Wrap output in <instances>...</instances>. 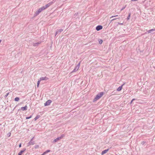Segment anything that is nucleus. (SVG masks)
<instances>
[{
  "label": "nucleus",
  "instance_id": "obj_3",
  "mask_svg": "<svg viewBox=\"0 0 155 155\" xmlns=\"http://www.w3.org/2000/svg\"><path fill=\"white\" fill-rule=\"evenodd\" d=\"M35 144V142L32 140H31L27 144V147H29L31 145H33Z\"/></svg>",
  "mask_w": 155,
  "mask_h": 155
},
{
  "label": "nucleus",
  "instance_id": "obj_40",
  "mask_svg": "<svg viewBox=\"0 0 155 155\" xmlns=\"http://www.w3.org/2000/svg\"><path fill=\"white\" fill-rule=\"evenodd\" d=\"M41 155H45L44 154V153H43L42 154H41Z\"/></svg>",
  "mask_w": 155,
  "mask_h": 155
},
{
  "label": "nucleus",
  "instance_id": "obj_23",
  "mask_svg": "<svg viewBox=\"0 0 155 155\" xmlns=\"http://www.w3.org/2000/svg\"><path fill=\"white\" fill-rule=\"evenodd\" d=\"M64 136V134H62L61 135V136L59 137L60 138V139H62Z\"/></svg>",
  "mask_w": 155,
  "mask_h": 155
},
{
  "label": "nucleus",
  "instance_id": "obj_38",
  "mask_svg": "<svg viewBox=\"0 0 155 155\" xmlns=\"http://www.w3.org/2000/svg\"><path fill=\"white\" fill-rule=\"evenodd\" d=\"M35 137H33L31 140H33V139Z\"/></svg>",
  "mask_w": 155,
  "mask_h": 155
},
{
  "label": "nucleus",
  "instance_id": "obj_4",
  "mask_svg": "<svg viewBox=\"0 0 155 155\" xmlns=\"http://www.w3.org/2000/svg\"><path fill=\"white\" fill-rule=\"evenodd\" d=\"M63 29H61L57 30L56 31L55 36L57 34H60L63 31Z\"/></svg>",
  "mask_w": 155,
  "mask_h": 155
},
{
  "label": "nucleus",
  "instance_id": "obj_14",
  "mask_svg": "<svg viewBox=\"0 0 155 155\" xmlns=\"http://www.w3.org/2000/svg\"><path fill=\"white\" fill-rule=\"evenodd\" d=\"M123 85H122L120 86L119 87H118L117 89V90L118 91H120L121 89H122V86H123Z\"/></svg>",
  "mask_w": 155,
  "mask_h": 155
},
{
  "label": "nucleus",
  "instance_id": "obj_11",
  "mask_svg": "<svg viewBox=\"0 0 155 155\" xmlns=\"http://www.w3.org/2000/svg\"><path fill=\"white\" fill-rule=\"evenodd\" d=\"M40 81L46 80L48 79V78L46 77H41L40 79Z\"/></svg>",
  "mask_w": 155,
  "mask_h": 155
},
{
  "label": "nucleus",
  "instance_id": "obj_31",
  "mask_svg": "<svg viewBox=\"0 0 155 155\" xmlns=\"http://www.w3.org/2000/svg\"><path fill=\"white\" fill-rule=\"evenodd\" d=\"M126 5H125V6L123 7L122 8V9H121V11H122V10H124V9H125V8H126Z\"/></svg>",
  "mask_w": 155,
  "mask_h": 155
},
{
  "label": "nucleus",
  "instance_id": "obj_22",
  "mask_svg": "<svg viewBox=\"0 0 155 155\" xmlns=\"http://www.w3.org/2000/svg\"><path fill=\"white\" fill-rule=\"evenodd\" d=\"M39 117H40V116L39 115H37L34 118L35 120H36L37 119H38L39 118Z\"/></svg>",
  "mask_w": 155,
  "mask_h": 155
},
{
  "label": "nucleus",
  "instance_id": "obj_12",
  "mask_svg": "<svg viewBox=\"0 0 155 155\" xmlns=\"http://www.w3.org/2000/svg\"><path fill=\"white\" fill-rule=\"evenodd\" d=\"M60 138L59 137H57V138L55 139L53 141V143H55L57 142L58 140H60Z\"/></svg>",
  "mask_w": 155,
  "mask_h": 155
},
{
  "label": "nucleus",
  "instance_id": "obj_33",
  "mask_svg": "<svg viewBox=\"0 0 155 155\" xmlns=\"http://www.w3.org/2000/svg\"><path fill=\"white\" fill-rule=\"evenodd\" d=\"M135 100V99H133L130 102V104H131L132 103V102H133V101L134 100Z\"/></svg>",
  "mask_w": 155,
  "mask_h": 155
},
{
  "label": "nucleus",
  "instance_id": "obj_8",
  "mask_svg": "<svg viewBox=\"0 0 155 155\" xmlns=\"http://www.w3.org/2000/svg\"><path fill=\"white\" fill-rule=\"evenodd\" d=\"M26 150V148H24L23 150L21 151L18 153V155H21L22 153Z\"/></svg>",
  "mask_w": 155,
  "mask_h": 155
},
{
  "label": "nucleus",
  "instance_id": "obj_18",
  "mask_svg": "<svg viewBox=\"0 0 155 155\" xmlns=\"http://www.w3.org/2000/svg\"><path fill=\"white\" fill-rule=\"evenodd\" d=\"M50 151V150H47L46 151H45V152H44V153H44V154L45 155L47 153H48V152H49Z\"/></svg>",
  "mask_w": 155,
  "mask_h": 155
},
{
  "label": "nucleus",
  "instance_id": "obj_13",
  "mask_svg": "<svg viewBox=\"0 0 155 155\" xmlns=\"http://www.w3.org/2000/svg\"><path fill=\"white\" fill-rule=\"evenodd\" d=\"M41 43V42H38L37 43H35L33 44V46H36Z\"/></svg>",
  "mask_w": 155,
  "mask_h": 155
},
{
  "label": "nucleus",
  "instance_id": "obj_9",
  "mask_svg": "<svg viewBox=\"0 0 155 155\" xmlns=\"http://www.w3.org/2000/svg\"><path fill=\"white\" fill-rule=\"evenodd\" d=\"M109 150V149H108L106 150H105L101 152V155H103L104 154L106 153Z\"/></svg>",
  "mask_w": 155,
  "mask_h": 155
},
{
  "label": "nucleus",
  "instance_id": "obj_25",
  "mask_svg": "<svg viewBox=\"0 0 155 155\" xmlns=\"http://www.w3.org/2000/svg\"><path fill=\"white\" fill-rule=\"evenodd\" d=\"M40 80H39L38 81V83H37V86L38 87L39 86V85L40 84Z\"/></svg>",
  "mask_w": 155,
  "mask_h": 155
},
{
  "label": "nucleus",
  "instance_id": "obj_6",
  "mask_svg": "<svg viewBox=\"0 0 155 155\" xmlns=\"http://www.w3.org/2000/svg\"><path fill=\"white\" fill-rule=\"evenodd\" d=\"M51 101L50 100H48L45 103L44 105L45 106H48L51 103Z\"/></svg>",
  "mask_w": 155,
  "mask_h": 155
},
{
  "label": "nucleus",
  "instance_id": "obj_19",
  "mask_svg": "<svg viewBox=\"0 0 155 155\" xmlns=\"http://www.w3.org/2000/svg\"><path fill=\"white\" fill-rule=\"evenodd\" d=\"M130 15H131V13H129L128 15L127 18V20L130 19Z\"/></svg>",
  "mask_w": 155,
  "mask_h": 155
},
{
  "label": "nucleus",
  "instance_id": "obj_35",
  "mask_svg": "<svg viewBox=\"0 0 155 155\" xmlns=\"http://www.w3.org/2000/svg\"><path fill=\"white\" fill-rule=\"evenodd\" d=\"M19 147H21V144L20 143L19 145Z\"/></svg>",
  "mask_w": 155,
  "mask_h": 155
},
{
  "label": "nucleus",
  "instance_id": "obj_20",
  "mask_svg": "<svg viewBox=\"0 0 155 155\" xmlns=\"http://www.w3.org/2000/svg\"><path fill=\"white\" fill-rule=\"evenodd\" d=\"M98 41H99V43L100 44H101L103 42V40H102L101 39H99Z\"/></svg>",
  "mask_w": 155,
  "mask_h": 155
},
{
  "label": "nucleus",
  "instance_id": "obj_16",
  "mask_svg": "<svg viewBox=\"0 0 155 155\" xmlns=\"http://www.w3.org/2000/svg\"><path fill=\"white\" fill-rule=\"evenodd\" d=\"M155 31V29H152L150 30L147 31V32L148 33H152V32L154 31Z\"/></svg>",
  "mask_w": 155,
  "mask_h": 155
},
{
  "label": "nucleus",
  "instance_id": "obj_34",
  "mask_svg": "<svg viewBox=\"0 0 155 155\" xmlns=\"http://www.w3.org/2000/svg\"><path fill=\"white\" fill-rule=\"evenodd\" d=\"M115 91H114L112 93V95L114 94L115 93V92H114Z\"/></svg>",
  "mask_w": 155,
  "mask_h": 155
},
{
  "label": "nucleus",
  "instance_id": "obj_32",
  "mask_svg": "<svg viewBox=\"0 0 155 155\" xmlns=\"http://www.w3.org/2000/svg\"><path fill=\"white\" fill-rule=\"evenodd\" d=\"M117 16H118V15H114V16H112L111 17H110V18H113V17H117Z\"/></svg>",
  "mask_w": 155,
  "mask_h": 155
},
{
  "label": "nucleus",
  "instance_id": "obj_21",
  "mask_svg": "<svg viewBox=\"0 0 155 155\" xmlns=\"http://www.w3.org/2000/svg\"><path fill=\"white\" fill-rule=\"evenodd\" d=\"M15 101H18L19 100V98L18 97H16L15 98Z\"/></svg>",
  "mask_w": 155,
  "mask_h": 155
},
{
  "label": "nucleus",
  "instance_id": "obj_36",
  "mask_svg": "<svg viewBox=\"0 0 155 155\" xmlns=\"http://www.w3.org/2000/svg\"><path fill=\"white\" fill-rule=\"evenodd\" d=\"M80 63H79L77 65V66H78L79 67V66H80Z\"/></svg>",
  "mask_w": 155,
  "mask_h": 155
},
{
  "label": "nucleus",
  "instance_id": "obj_10",
  "mask_svg": "<svg viewBox=\"0 0 155 155\" xmlns=\"http://www.w3.org/2000/svg\"><path fill=\"white\" fill-rule=\"evenodd\" d=\"M27 109L28 107L27 105H26L25 107H21V109L24 111L27 110Z\"/></svg>",
  "mask_w": 155,
  "mask_h": 155
},
{
  "label": "nucleus",
  "instance_id": "obj_26",
  "mask_svg": "<svg viewBox=\"0 0 155 155\" xmlns=\"http://www.w3.org/2000/svg\"><path fill=\"white\" fill-rule=\"evenodd\" d=\"M11 135V133L10 132H9L7 134V136L8 137H9Z\"/></svg>",
  "mask_w": 155,
  "mask_h": 155
},
{
  "label": "nucleus",
  "instance_id": "obj_39",
  "mask_svg": "<svg viewBox=\"0 0 155 155\" xmlns=\"http://www.w3.org/2000/svg\"><path fill=\"white\" fill-rule=\"evenodd\" d=\"M1 41H2V40H0V43L1 42Z\"/></svg>",
  "mask_w": 155,
  "mask_h": 155
},
{
  "label": "nucleus",
  "instance_id": "obj_7",
  "mask_svg": "<svg viewBox=\"0 0 155 155\" xmlns=\"http://www.w3.org/2000/svg\"><path fill=\"white\" fill-rule=\"evenodd\" d=\"M79 69L78 66H76L74 68V70L71 72V73L75 72L78 70Z\"/></svg>",
  "mask_w": 155,
  "mask_h": 155
},
{
  "label": "nucleus",
  "instance_id": "obj_28",
  "mask_svg": "<svg viewBox=\"0 0 155 155\" xmlns=\"http://www.w3.org/2000/svg\"><path fill=\"white\" fill-rule=\"evenodd\" d=\"M119 18H114V19H112V20L110 21H111V22H112V21H114V20H116V19H119Z\"/></svg>",
  "mask_w": 155,
  "mask_h": 155
},
{
  "label": "nucleus",
  "instance_id": "obj_37",
  "mask_svg": "<svg viewBox=\"0 0 155 155\" xmlns=\"http://www.w3.org/2000/svg\"><path fill=\"white\" fill-rule=\"evenodd\" d=\"M118 24H119L120 25H123V23H118Z\"/></svg>",
  "mask_w": 155,
  "mask_h": 155
},
{
  "label": "nucleus",
  "instance_id": "obj_29",
  "mask_svg": "<svg viewBox=\"0 0 155 155\" xmlns=\"http://www.w3.org/2000/svg\"><path fill=\"white\" fill-rule=\"evenodd\" d=\"M8 94H9V93H7V94H6V95H5V97H5V98H6V97L8 96Z\"/></svg>",
  "mask_w": 155,
  "mask_h": 155
},
{
  "label": "nucleus",
  "instance_id": "obj_27",
  "mask_svg": "<svg viewBox=\"0 0 155 155\" xmlns=\"http://www.w3.org/2000/svg\"><path fill=\"white\" fill-rule=\"evenodd\" d=\"M31 117H32V115H31L29 117H27L26 118V119H29L31 118Z\"/></svg>",
  "mask_w": 155,
  "mask_h": 155
},
{
  "label": "nucleus",
  "instance_id": "obj_15",
  "mask_svg": "<svg viewBox=\"0 0 155 155\" xmlns=\"http://www.w3.org/2000/svg\"><path fill=\"white\" fill-rule=\"evenodd\" d=\"M44 10L43 9V8L42 7H41V8H39L38 10V11L39 12V13H40L42 11H43Z\"/></svg>",
  "mask_w": 155,
  "mask_h": 155
},
{
  "label": "nucleus",
  "instance_id": "obj_30",
  "mask_svg": "<svg viewBox=\"0 0 155 155\" xmlns=\"http://www.w3.org/2000/svg\"><path fill=\"white\" fill-rule=\"evenodd\" d=\"M145 143H146L145 141H143L142 142H141V144L142 145H143Z\"/></svg>",
  "mask_w": 155,
  "mask_h": 155
},
{
  "label": "nucleus",
  "instance_id": "obj_2",
  "mask_svg": "<svg viewBox=\"0 0 155 155\" xmlns=\"http://www.w3.org/2000/svg\"><path fill=\"white\" fill-rule=\"evenodd\" d=\"M53 3V2H51L49 3H48V4H47L43 6L42 7L45 10L46 8H48L50 6H51V5H52Z\"/></svg>",
  "mask_w": 155,
  "mask_h": 155
},
{
  "label": "nucleus",
  "instance_id": "obj_5",
  "mask_svg": "<svg viewBox=\"0 0 155 155\" xmlns=\"http://www.w3.org/2000/svg\"><path fill=\"white\" fill-rule=\"evenodd\" d=\"M103 28V27L101 25H99L97 26L96 28V29L97 31H99Z\"/></svg>",
  "mask_w": 155,
  "mask_h": 155
},
{
  "label": "nucleus",
  "instance_id": "obj_17",
  "mask_svg": "<svg viewBox=\"0 0 155 155\" xmlns=\"http://www.w3.org/2000/svg\"><path fill=\"white\" fill-rule=\"evenodd\" d=\"M39 14V12L38 11H37L34 14V16H36L38 15Z\"/></svg>",
  "mask_w": 155,
  "mask_h": 155
},
{
  "label": "nucleus",
  "instance_id": "obj_1",
  "mask_svg": "<svg viewBox=\"0 0 155 155\" xmlns=\"http://www.w3.org/2000/svg\"><path fill=\"white\" fill-rule=\"evenodd\" d=\"M104 93L101 92L97 94L94 99L93 101H95L100 99L103 95Z\"/></svg>",
  "mask_w": 155,
  "mask_h": 155
},
{
  "label": "nucleus",
  "instance_id": "obj_24",
  "mask_svg": "<svg viewBox=\"0 0 155 155\" xmlns=\"http://www.w3.org/2000/svg\"><path fill=\"white\" fill-rule=\"evenodd\" d=\"M39 147V146L38 145H35V149H37V148H38Z\"/></svg>",
  "mask_w": 155,
  "mask_h": 155
}]
</instances>
